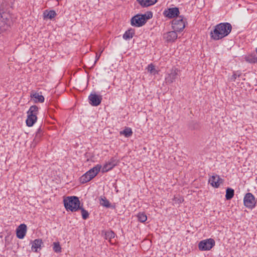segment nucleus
Wrapping results in <instances>:
<instances>
[{"label":"nucleus","mask_w":257,"mask_h":257,"mask_svg":"<svg viewBox=\"0 0 257 257\" xmlns=\"http://www.w3.org/2000/svg\"><path fill=\"white\" fill-rule=\"evenodd\" d=\"M42 130L41 127H39L36 133L35 138L33 140V144L34 146L39 142L42 136Z\"/></svg>","instance_id":"aec40b11"},{"label":"nucleus","mask_w":257,"mask_h":257,"mask_svg":"<svg viewBox=\"0 0 257 257\" xmlns=\"http://www.w3.org/2000/svg\"><path fill=\"white\" fill-rule=\"evenodd\" d=\"M255 51H256V53H257V48H256V49H255Z\"/></svg>","instance_id":"c9c22d12"},{"label":"nucleus","mask_w":257,"mask_h":257,"mask_svg":"<svg viewBox=\"0 0 257 257\" xmlns=\"http://www.w3.org/2000/svg\"><path fill=\"white\" fill-rule=\"evenodd\" d=\"M135 35L134 30L132 29L128 30L123 35V38L124 40H128L133 37Z\"/></svg>","instance_id":"b1692460"},{"label":"nucleus","mask_w":257,"mask_h":257,"mask_svg":"<svg viewBox=\"0 0 257 257\" xmlns=\"http://www.w3.org/2000/svg\"><path fill=\"white\" fill-rule=\"evenodd\" d=\"M240 74H237L236 73L234 72L233 74L230 77V80L234 82L237 77H239Z\"/></svg>","instance_id":"473e14b6"},{"label":"nucleus","mask_w":257,"mask_h":257,"mask_svg":"<svg viewBox=\"0 0 257 257\" xmlns=\"http://www.w3.org/2000/svg\"><path fill=\"white\" fill-rule=\"evenodd\" d=\"M148 70L151 73H152L153 74H155L156 73H157V71L155 69V66L152 64H151L148 65Z\"/></svg>","instance_id":"c756f323"},{"label":"nucleus","mask_w":257,"mask_h":257,"mask_svg":"<svg viewBox=\"0 0 257 257\" xmlns=\"http://www.w3.org/2000/svg\"><path fill=\"white\" fill-rule=\"evenodd\" d=\"M53 249L56 253H60L62 251V248L59 242H54L52 244Z\"/></svg>","instance_id":"a878e982"},{"label":"nucleus","mask_w":257,"mask_h":257,"mask_svg":"<svg viewBox=\"0 0 257 257\" xmlns=\"http://www.w3.org/2000/svg\"><path fill=\"white\" fill-rule=\"evenodd\" d=\"M39 112V108L37 106L34 105L31 106L27 111V118L26 124L28 126H32L37 120V114Z\"/></svg>","instance_id":"20e7f679"},{"label":"nucleus","mask_w":257,"mask_h":257,"mask_svg":"<svg viewBox=\"0 0 257 257\" xmlns=\"http://www.w3.org/2000/svg\"><path fill=\"white\" fill-rule=\"evenodd\" d=\"M64 206L67 211L75 212L79 210L80 202L79 198L76 196H69L63 200Z\"/></svg>","instance_id":"f03ea898"},{"label":"nucleus","mask_w":257,"mask_h":257,"mask_svg":"<svg viewBox=\"0 0 257 257\" xmlns=\"http://www.w3.org/2000/svg\"><path fill=\"white\" fill-rule=\"evenodd\" d=\"M164 38L168 42H174L177 38V34L175 31H170L164 34Z\"/></svg>","instance_id":"f3484780"},{"label":"nucleus","mask_w":257,"mask_h":257,"mask_svg":"<svg viewBox=\"0 0 257 257\" xmlns=\"http://www.w3.org/2000/svg\"><path fill=\"white\" fill-rule=\"evenodd\" d=\"M30 96L33 99L35 103H42L44 101V97L41 94V92L38 93L35 91H32L31 93Z\"/></svg>","instance_id":"dca6fc26"},{"label":"nucleus","mask_w":257,"mask_h":257,"mask_svg":"<svg viewBox=\"0 0 257 257\" xmlns=\"http://www.w3.org/2000/svg\"><path fill=\"white\" fill-rule=\"evenodd\" d=\"M232 26L229 23H221L214 27L210 32L211 38L214 40H219L228 36L231 32Z\"/></svg>","instance_id":"f257e3e1"},{"label":"nucleus","mask_w":257,"mask_h":257,"mask_svg":"<svg viewBox=\"0 0 257 257\" xmlns=\"http://www.w3.org/2000/svg\"><path fill=\"white\" fill-rule=\"evenodd\" d=\"M43 243L42 241L40 239H35L32 242V249L35 252L38 251V249L41 248V244Z\"/></svg>","instance_id":"6ab92c4d"},{"label":"nucleus","mask_w":257,"mask_h":257,"mask_svg":"<svg viewBox=\"0 0 257 257\" xmlns=\"http://www.w3.org/2000/svg\"><path fill=\"white\" fill-rule=\"evenodd\" d=\"M174 200L175 201H177L178 203H181L183 201V199L181 197H180L179 198H177V197H175Z\"/></svg>","instance_id":"72a5a7b5"},{"label":"nucleus","mask_w":257,"mask_h":257,"mask_svg":"<svg viewBox=\"0 0 257 257\" xmlns=\"http://www.w3.org/2000/svg\"><path fill=\"white\" fill-rule=\"evenodd\" d=\"M180 71L176 68H172L165 77L167 83H172L179 76Z\"/></svg>","instance_id":"6e6552de"},{"label":"nucleus","mask_w":257,"mask_h":257,"mask_svg":"<svg viewBox=\"0 0 257 257\" xmlns=\"http://www.w3.org/2000/svg\"><path fill=\"white\" fill-rule=\"evenodd\" d=\"M101 167L100 165L97 164L95 167L90 169L80 178V182L82 184H84L90 181L98 174Z\"/></svg>","instance_id":"7ed1b4c3"},{"label":"nucleus","mask_w":257,"mask_h":257,"mask_svg":"<svg viewBox=\"0 0 257 257\" xmlns=\"http://www.w3.org/2000/svg\"><path fill=\"white\" fill-rule=\"evenodd\" d=\"M105 236L106 238H113L114 237L115 234L112 231H107L105 233Z\"/></svg>","instance_id":"7c9ffc66"},{"label":"nucleus","mask_w":257,"mask_h":257,"mask_svg":"<svg viewBox=\"0 0 257 257\" xmlns=\"http://www.w3.org/2000/svg\"><path fill=\"white\" fill-rule=\"evenodd\" d=\"M145 23L144 16L143 15L138 14L131 19V25L133 26L139 27L143 26Z\"/></svg>","instance_id":"9d476101"},{"label":"nucleus","mask_w":257,"mask_h":257,"mask_svg":"<svg viewBox=\"0 0 257 257\" xmlns=\"http://www.w3.org/2000/svg\"><path fill=\"white\" fill-rule=\"evenodd\" d=\"M10 16L2 10H0V34L7 31L10 25Z\"/></svg>","instance_id":"39448f33"},{"label":"nucleus","mask_w":257,"mask_h":257,"mask_svg":"<svg viewBox=\"0 0 257 257\" xmlns=\"http://www.w3.org/2000/svg\"><path fill=\"white\" fill-rule=\"evenodd\" d=\"M89 103L92 106L99 105L102 100V96L101 95H97L95 93H91L88 97Z\"/></svg>","instance_id":"f8f14e48"},{"label":"nucleus","mask_w":257,"mask_h":257,"mask_svg":"<svg viewBox=\"0 0 257 257\" xmlns=\"http://www.w3.org/2000/svg\"><path fill=\"white\" fill-rule=\"evenodd\" d=\"M247 62L251 63H255L257 62V57L255 55H250L245 57Z\"/></svg>","instance_id":"bb28decb"},{"label":"nucleus","mask_w":257,"mask_h":257,"mask_svg":"<svg viewBox=\"0 0 257 257\" xmlns=\"http://www.w3.org/2000/svg\"><path fill=\"white\" fill-rule=\"evenodd\" d=\"M215 244L214 240L208 238L200 241L198 243V248L200 250L205 251L210 250Z\"/></svg>","instance_id":"423d86ee"},{"label":"nucleus","mask_w":257,"mask_h":257,"mask_svg":"<svg viewBox=\"0 0 257 257\" xmlns=\"http://www.w3.org/2000/svg\"><path fill=\"white\" fill-rule=\"evenodd\" d=\"M99 203L101 206L105 207L106 208H109L111 207L109 201L106 199L104 196H101L99 198Z\"/></svg>","instance_id":"412c9836"},{"label":"nucleus","mask_w":257,"mask_h":257,"mask_svg":"<svg viewBox=\"0 0 257 257\" xmlns=\"http://www.w3.org/2000/svg\"><path fill=\"white\" fill-rule=\"evenodd\" d=\"M209 183L214 188H218L220 184H223V179L218 175H214L211 176L208 180Z\"/></svg>","instance_id":"9b49d317"},{"label":"nucleus","mask_w":257,"mask_h":257,"mask_svg":"<svg viewBox=\"0 0 257 257\" xmlns=\"http://www.w3.org/2000/svg\"><path fill=\"white\" fill-rule=\"evenodd\" d=\"M138 220L141 222H145L147 219L146 214L144 212H139L137 215Z\"/></svg>","instance_id":"cd10ccee"},{"label":"nucleus","mask_w":257,"mask_h":257,"mask_svg":"<svg viewBox=\"0 0 257 257\" xmlns=\"http://www.w3.org/2000/svg\"><path fill=\"white\" fill-rule=\"evenodd\" d=\"M79 210H81L82 217L83 219L85 220L88 218L89 213L87 210H86L82 207V206H80V208H79Z\"/></svg>","instance_id":"c85d7f7f"},{"label":"nucleus","mask_w":257,"mask_h":257,"mask_svg":"<svg viewBox=\"0 0 257 257\" xmlns=\"http://www.w3.org/2000/svg\"><path fill=\"white\" fill-rule=\"evenodd\" d=\"M234 195V191L231 188H227L226 190L225 198L227 200L232 199Z\"/></svg>","instance_id":"393cba45"},{"label":"nucleus","mask_w":257,"mask_h":257,"mask_svg":"<svg viewBox=\"0 0 257 257\" xmlns=\"http://www.w3.org/2000/svg\"><path fill=\"white\" fill-rule=\"evenodd\" d=\"M142 7H148L154 5L157 0H137Z\"/></svg>","instance_id":"a211bd4d"},{"label":"nucleus","mask_w":257,"mask_h":257,"mask_svg":"<svg viewBox=\"0 0 257 257\" xmlns=\"http://www.w3.org/2000/svg\"><path fill=\"white\" fill-rule=\"evenodd\" d=\"M56 12L53 10L50 11L49 12L46 11L43 13V16L44 19L48 18L51 20L54 18L56 17Z\"/></svg>","instance_id":"5701e85b"},{"label":"nucleus","mask_w":257,"mask_h":257,"mask_svg":"<svg viewBox=\"0 0 257 257\" xmlns=\"http://www.w3.org/2000/svg\"><path fill=\"white\" fill-rule=\"evenodd\" d=\"M244 206L249 209L254 208L256 204V200L254 196L251 193H246L243 198Z\"/></svg>","instance_id":"0eeeda50"},{"label":"nucleus","mask_w":257,"mask_h":257,"mask_svg":"<svg viewBox=\"0 0 257 257\" xmlns=\"http://www.w3.org/2000/svg\"><path fill=\"white\" fill-rule=\"evenodd\" d=\"M27 232V226L25 224H20L17 229V237L20 239H23L26 235Z\"/></svg>","instance_id":"4468645a"},{"label":"nucleus","mask_w":257,"mask_h":257,"mask_svg":"<svg viewBox=\"0 0 257 257\" xmlns=\"http://www.w3.org/2000/svg\"><path fill=\"white\" fill-rule=\"evenodd\" d=\"M99 58V56H98L97 54H96V60L95 61L94 63H96V61L98 60Z\"/></svg>","instance_id":"f704fd0d"},{"label":"nucleus","mask_w":257,"mask_h":257,"mask_svg":"<svg viewBox=\"0 0 257 257\" xmlns=\"http://www.w3.org/2000/svg\"><path fill=\"white\" fill-rule=\"evenodd\" d=\"M120 135H123L126 138H129L131 137L133 135V131L131 128L128 127H126L125 128L119 132Z\"/></svg>","instance_id":"4be33fe9"},{"label":"nucleus","mask_w":257,"mask_h":257,"mask_svg":"<svg viewBox=\"0 0 257 257\" xmlns=\"http://www.w3.org/2000/svg\"><path fill=\"white\" fill-rule=\"evenodd\" d=\"M179 14V11L177 8H172L169 9L167 11H165L164 14L166 17L169 18H173L178 16Z\"/></svg>","instance_id":"2eb2a0df"},{"label":"nucleus","mask_w":257,"mask_h":257,"mask_svg":"<svg viewBox=\"0 0 257 257\" xmlns=\"http://www.w3.org/2000/svg\"><path fill=\"white\" fill-rule=\"evenodd\" d=\"M144 16V18L145 19V22L146 23L147 21L153 17V14L151 12H148L147 14L143 15Z\"/></svg>","instance_id":"2f4dec72"},{"label":"nucleus","mask_w":257,"mask_h":257,"mask_svg":"<svg viewBox=\"0 0 257 257\" xmlns=\"http://www.w3.org/2000/svg\"><path fill=\"white\" fill-rule=\"evenodd\" d=\"M117 165L116 160L111 158L110 160L106 163L102 168V172L105 173L111 170Z\"/></svg>","instance_id":"ddd939ff"},{"label":"nucleus","mask_w":257,"mask_h":257,"mask_svg":"<svg viewBox=\"0 0 257 257\" xmlns=\"http://www.w3.org/2000/svg\"><path fill=\"white\" fill-rule=\"evenodd\" d=\"M174 29L177 31H182L185 27V22L182 16H180L174 20L172 22Z\"/></svg>","instance_id":"1a4fd4ad"}]
</instances>
